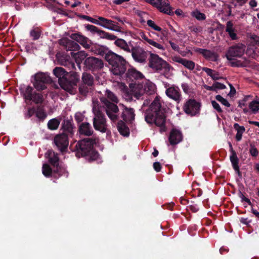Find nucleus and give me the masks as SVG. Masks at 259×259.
<instances>
[{
    "label": "nucleus",
    "instance_id": "f257e3e1",
    "mask_svg": "<svg viewBox=\"0 0 259 259\" xmlns=\"http://www.w3.org/2000/svg\"><path fill=\"white\" fill-rule=\"evenodd\" d=\"M145 119L148 123H155L159 126L161 132L165 131V115L158 97H155L148 109L145 111Z\"/></svg>",
    "mask_w": 259,
    "mask_h": 259
},
{
    "label": "nucleus",
    "instance_id": "f03ea898",
    "mask_svg": "<svg viewBox=\"0 0 259 259\" xmlns=\"http://www.w3.org/2000/svg\"><path fill=\"white\" fill-rule=\"evenodd\" d=\"M99 139L97 137L84 138L78 141L74 147L76 155L80 156H90L89 159L94 160L98 158V153L94 150V145L99 143Z\"/></svg>",
    "mask_w": 259,
    "mask_h": 259
},
{
    "label": "nucleus",
    "instance_id": "7ed1b4c3",
    "mask_svg": "<svg viewBox=\"0 0 259 259\" xmlns=\"http://www.w3.org/2000/svg\"><path fill=\"white\" fill-rule=\"evenodd\" d=\"M105 96L100 98L103 107L105 108L109 118L113 121H116L118 119L117 113L119 109L115 103L111 102L109 100L113 102L117 103L118 99L112 92L108 90L105 91Z\"/></svg>",
    "mask_w": 259,
    "mask_h": 259
},
{
    "label": "nucleus",
    "instance_id": "20e7f679",
    "mask_svg": "<svg viewBox=\"0 0 259 259\" xmlns=\"http://www.w3.org/2000/svg\"><path fill=\"white\" fill-rule=\"evenodd\" d=\"M105 60L111 66L110 71L114 75L121 76L125 73L127 62L123 57L110 51L106 55Z\"/></svg>",
    "mask_w": 259,
    "mask_h": 259
},
{
    "label": "nucleus",
    "instance_id": "39448f33",
    "mask_svg": "<svg viewBox=\"0 0 259 259\" xmlns=\"http://www.w3.org/2000/svg\"><path fill=\"white\" fill-rule=\"evenodd\" d=\"M92 104V111L94 115L93 122L94 127L102 133H105L107 130V124L105 116L101 110L102 106L97 99H93Z\"/></svg>",
    "mask_w": 259,
    "mask_h": 259
},
{
    "label": "nucleus",
    "instance_id": "423d86ee",
    "mask_svg": "<svg viewBox=\"0 0 259 259\" xmlns=\"http://www.w3.org/2000/svg\"><path fill=\"white\" fill-rule=\"evenodd\" d=\"M148 61L149 67L156 71L163 70L165 76L170 69V65L156 54L150 53Z\"/></svg>",
    "mask_w": 259,
    "mask_h": 259
},
{
    "label": "nucleus",
    "instance_id": "0eeeda50",
    "mask_svg": "<svg viewBox=\"0 0 259 259\" xmlns=\"http://www.w3.org/2000/svg\"><path fill=\"white\" fill-rule=\"evenodd\" d=\"M83 64L87 70L92 71H97L101 70L104 67L103 61L95 57L87 58L84 60Z\"/></svg>",
    "mask_w": 259,
    "mask_h": 259
},
{
    "label": "nucleus",
    "instance_id": "6e6552de",
    "mask_svg": "<svg viewBox=\"0 0 259 259\" xmlns=\"http://www.w3.org/2000/svg\"><path fill=\"white\" fill-rule=\"evenodd\" d=\"M245 46L238 44L229 48L226 56L228 60H234L235 57H241L244 53Z\"/></svg>",
    "mask_w": 259,
    "mask_h": 259
},
{
    "label": "nucleus",
    "instance_id": "1a4fd4ad",
    "mask_svg": "<svg viewBox=\"0 0 259 259\" xmlns=\"http://www.w3.org/2000/svg\"><path fill=\"white\" fill-rule=\"evenodd\" d=\"M51 82V78L45 73H38L34 76L33 85L37 91L45 90L47 87L46 84Z\"/></svg>",
    "mask_w": 259,
    "mask_h": 259
},
{
    "label": "nucleus",
    "instance_id": "9d476101",
    "mask_svg": "<svg viewBox=\"0 0 259 259\" xmlns=\"http://www.w3.org/2000/svg\"><path fill=\"white\" fill-rule=\"evenodd\" d=\"M149 3L160 12L169 15L174 14L172 8L170 6L168 0H150Z\"/></svg>",
    "mask_w": 259,
    "mask_h": 259
},
{
    "label": "nucleus",
    "instance_id": "9b49d317",
    "mask_svg": "<svg viewBox=\"0 0 259 259\" xmlns=\"http://www.w3.org/2000/svg\"><path fill=\"white\" fill-rule=\"evenodd\" d=\"M200 104L194 99H190L183 107L185 113L191 116H195L199 113Z\"/></svg>",
    "mask_w": 259,
    "mask_h": 259
},
{
    "label": "nucleus",
    "instance_id": "f8f14e48",
    "mask_svg": "<svg viewBox=\"0 0 259 259\" xmlns=\"http://www.w3.org/2000/svg\"><path fill=\"white\" fill-rule=\"evenodd\" d=\"M131 52L135 61L140 63L146 62L148 53L142 48L139 46L132 47Z\"/></svg>",
    "mask_w": 259,
    "mask_h": 259
},
{
    "label": "nucleus",
    "instance_id": "ddd939ff",
    "mask_svg": "<svg viewBox=\"0 0 259 259\" xmlns=\"http://www.w3.org/2000/svg\"><path fill=\"white\" fill-rule=\"evenodd\" d=\"M68 138L65 133L58 134L54 137V143L62 152L66 151L67 148L69 144Z\"/></svg>",
    "mask_w": 259,
    "mask_h": 259
},
{
    "label": "nucleus",
    "instance_id": "4468645a",
    "mask_svg": "<svg viewBox=\"0 0 259 259\" xmlns=\"http://www.w3.org/2000/svg\"><path fill=\"white\" fill-rule=\"evenodd\" d=\"M98 19L101 21V22H99V24H98V25L111 30L118 32L121 31V27L118 25L117 23H116L113 21L108 20L102 17H99Z\"/></svg>",
    "mask_w": 259,
    "mask_h": 259
},
{
    "label": "nucleus",
    "instance_id": "2eb2a0df",
    "mask_svg": "<svg viewBox=\"0 0 259 259\" xmlns=\"http://www.w3.org/2000/svg\"><path fill=\"white\" fill-rule=\"evenodd\" d=\"M47 154L48 155L49 161L54 167L56 168V172L60 173L62 171H64V170L62 169L59 166V159L58 154L52 151H48ZM54 171H56V170H54ZM59 176H61L60 174H59Z\"/></svg>",
    "mask_w": 259,
    "mask_h": 259
},
{
    "label": "nucleus",
    "instance_id": "dca6fc26",
    "mask_svg": "<svg viewBox=\"0 0 259 259\" xmlns=\"http://www.w3.org/2000/svg\"><path fill=\"white\" fill-rule=\"evenodd\" d=\"M130 88L131 89L132 95L137 99H139L144 94L143 84L131 83Z\"/></svg>",
    "mask_w": 259,
    "mask_h": 259
},
{
    "label": "nucleus",
    "instance_id": "f3484780",
    "mask_svg": "<svg viewBox=\"0 0 259 259\" xmlns=\"http://www.w3.org/2000/svg\"><path fill=\"white\" fill-rule=\"evenodd\" d=\"M60 44L64 46L67 51H77L80 49L77 42L68 39L60 40Z\"/></svg>",
    "mask_w": 259,
    "mask_h": 259
},
{
    "label": "nucleus",
    "instance_id": "a211bd4d",
    "mask_svg": "<svg viewBox=\"0 0 259 259\" xmlns=\"http://www.w3.org/2000/svg\"><path fill=\"white\" fill-rule=\"evenodd\" d=\"M58 63L63 66L67 67L70 69H75V65L74 62L70 60V57L67 55H57Z\"/></svg>",
    "mask_w": 259,
    "mask_h": 259
},
{
    "label": "nucleus",
    "instance_id": "6ab92c4d",
    "mask_svg": "<svg viewBox=\"0 0 259 259\" xmlns=\"http://www.w3.org/2000/svg\"><path fill=\"white\" fill-rule=\"evenodd\" d=\"M135 114L133 108L124 107L121 114V118L125 122H132L135 119Z\"/></svg>",
    "mask_w": 259,
    "mask_h": 259
},
{
    "label": "nucleus",
    "instance_id": "aec40b11",
    "mask_svg": "<svg viewBox=\"0 0 259 259\" xmlns=\"http://www.w3.org/2000/svg\"><path fill=\"white\" fill-rule=\"evenodd\" d=\"M78 132L80 135L85 136H92L94 133L91 124L87 122L81 123L79 126Z\"/></svg>",
    "mask_w": 259,
    "mask_h": 259
},
{
    "label": "nucleus",
    "instance_id": "412c9836",
    "mask_svg": "<svg viewBox=\"0 0 259 259\" xmlns=\"http://www.w3.org/2000/svg\"><path fill=\"white\" fill-rule=\"evenodd\" d=\"M182 138V134L179 131L173 129L170 133L168 140L170 144L174 145L180 142Z\"/></svg>",
    "mask_w": 259,
    "mask_h": 259
},
{
    "label": "nucleus",
    "instance_id": "4be33fe9",
    "mask_svg": "<svg viewBox=\"0 0 259 259\" xmlns=\"http://www.w3.org/2000/svg\"><path fill=\"white\" fill-rule=\"evenodd\" d=\"M62 133H65L68 137H72L74 134L73 125L69 120H64L62 124Z\"/></svg>",
    "mask_w": 259,
    "mask_h": 259
},
{
    "label": "nucleus",
    "instance_id": "5701e85b",
    "mask_svg": "<svg viewBox=\"0 0 259 259\" xmlns=\"http://www.w3.org/2000/svg\"><path fill=\"white\" fill-rule=\"evenodd\" d=\"M70 38L81 45L85 49H89L90 45L88 43V38L78 33H73L70 35Z\"/></svg>",
    "mask_w": 259,
    "mask_h": 259
},
{
    "label": "nucleus",
    "instance_id": "b1692460",
    "mask_svg": "<svg viewBox=\"0 0 259 259\" xmlns=\"http://www.w3.org/2000/svg\"><path fill=\"white\" fill-rule=\"evenodd\" d=\"M172 60L183 65L187 68L192 70L195 67V63L191 60H188L186 59L182 58L178 56H174L172 58Z\"/></svg>",
    "mask_w": 259,
    "mask_h": 259
},
{
    "label": "nucleus",
    "instance_id": "393cba45",
    "mask_svg": "<svg viewBox=\"0 0 259 259\" xmlns=\"http://www.w3.org/2000/svg\"><path fill=\"white\" fill-rule=\"evenodd\" d=\"M166 94L176 101L179 102L180 100L181 94L178 88L170 87L168 88L166 91Z\"/></svg>",
    "mask_w": 259,
    "mask_h": 259
},
{
    "label": "nucleus",
    "instance_id": "a878e982",
    "mask_svg": "<svg viewBox=\"0 0 259 259\" xmlns=\"http://www.w3.org/2000/svg\"><path fill=\"white\" fill-rule=\"evenodd\" d=\"M196 51L202 54L206 59H210L213 61H216L218 60V54L214 52L210 51V50L198 49Z\"/></svg>",
    "mask_w": 259,
    "mask_h": 259
},
{
    "label": "nucleus",
    "instance_id": "bb28decb",
    "mask_svg": "<svg viewBox=\"0 0 259 259\" xmlns=\"http://www.w3.org/2000/svg\"><path fill=\"white\" fill-rule=\"evenodd\" d=\"M126 78L133 81L134 79H142L144 77L143 75L135 69H129L126 73Z\"/></svg>",
    "mask_w": 259,
    "mask_h": 259
},
{
    "label": "nucleus",
    "instance_id": "cd10ccee",
    "mask_svg": "<svg viewBox=\"0 0 259 259\" xmlns=\"http://www.w3.org/2000/svg\"><path fill=\"white\" fill-rule=\"evenodd\" d=\"M65 78H67L69 80L70 82L71 83L74 87L76 86L79 80V75L77 72L74 71H70L69 72H67Z\"/></svg>",
    "mask_w": 259,
    "mask_h": 259
},
{
    "label": "nucleus",
    "instance_id": "c85d7f7f",
    "mask_svg": "<svg viewBox=\"0 0 259 259\" xmlns=\"http://www.w3.org/2000/svg\"><path fill=\"white\" fill-rule=\"evenodd\" d=\"M82 83L89 86L93 87L94 84V78L89 73L84 72L81 77Z\"/></svg>",
    "mask_w": 259,
    "mask_h": 259
},
{
    "label": "nucleus",
    "instance_id": "c756f323",
    "mask_svg": "<svg viewBox=\"0 0 259 259\" xmlns=\"http://www.w3.org/2000/svg\"><path fill=\"white\" fill-rule=\"evenodd\" d=\"M60 87L64 90L71 92L74 88L73 85L69 81L67 78H63L59 79V82H58Z\"/></svg>",
    "mask_w": 259,
    "mask_h": 259
},
{
    "label": "nucleus",
    "instance_id": "7c9ffc66",
    "mask_svg": "<svg viewBox=\"0 0 259 259\" xmlns=\"http://www.w3.org/2000/svg\"><path fill=\"white\" fill-rule=\"evenodd\" d=\"M117 129L121 135L123 136H128L130 134V130L122 120L119 121L117 123Z\"/></svg>",
    "mask_w": 259,
    "mask_h": 259
},
{
    "label": "nucleus",
    "instance_id": "2f4dec72",
    "mask_svg": "<svg viewBox=\"0 0 259 259\" xmlns=\"http://www.w3.org/2000/svg\"><path fill=\"white\" fill-rule=\"evenodd\" d=\"M115 45L121 49L127 52H131V49L129 45L123 39L118 38L114 42Z\"/></svg>",
    "mask_w": 259,
    "mask_h": 259
},
{
    "label": "nucleus",
    "instance_id": "473e14b6",
    "mask_svg": "<svg viewBox=\"0 0 259 259\" xmlns=\"http://www.w3.org/2000/svg\"><path fill=\"white\" fill-rule=\"evenodd\" d=\"M226 31L228 32L229 36L232 40H235L237 38L236 34L234 32L233 24L231 21L227 22Z\"/></svg>",
    "mask_w": 259,
    "mask_h": 259
},
{
    "label": "nucleus",
    "instance_id": "72a5a7b5",
    "mask_svg": "<svg viewBox=\"0 0 259 259\" xmlns=\"http://www.w3.org/2000/svg\"><path fill=\"white\" fill-rule=\"evenodd\" d=\"M230 160L233 165V168L236 171H237L238 176H240L239 174L240 172L239 170V166L238 165L239 159L234 150H232V154L230 156Z\"/></svg>",
    "mask_w": 259,
    "mask_h": 259
},
{
    "label": "nucleus",
    "instance_id": "f704fd0d",
    "mask_svg": "<svg viewBox=\"0 0 259 259\" xmlns=\"http://www.w3.org/2000/svg\"><path fill=\"white\" fill-rule=\"evenodd\" d=\"M67 72L65 70L60 67H56L53 69L54 74L58 78V82H59V79L65 77Z\"/></svg>",
    "mask_w": 259,
    "mask_h": 259
},
{
    "label": "nucleus",
    "instance_id": "c9c22d12",
    "mask_svg": "<svg viewBox=\"0 0 259 259\" xmlns=\"http://www.w3.org/2000/svg\"><path fill=\"white\" fill-rule=\"evenodd\" d=\"M92 90V87L89 86L83 83L80 84L78 88L79 93L83 97H86Z\"/></svg>",
    "mask_w": 259,
    "mask_h": 259
},
{
    "label": "nucleus",
    "instance_id": "e433bc0d",
    "mask_svg": "<svg viewBox=\"0 0 259 259\" xmlns=\"http://www.w3.org/2000/svg\"><path fill=\"white\" fill-rule=\"evenodd\" d=\"M143 90L144 93L151 95L154 93V85L151 82L146 81L143 84Z\"/></svg>",
    "mask_w": 259,
    "mask_h": 259
},
{
    "label": "nucleus",
    "instance_id": "4c0bfd02",
    "mask_svg": "<svg viewBox=\"0 0 259 259\" xmlns=\"http://www.w3.org/2000/svg\"><path fill=\"white\" fill-rule=\"evenodd\" d=\"M88 56L87 53L84 51H80L75 54V58L76 62L79 65L80 62L83 60L85 59L86 57Z\"/></svg>",
    "mask_w": 259,
    "mask_h": 259
},
{
    "label": "nucleus",
    "instance_id": "58836bf2",
    "mask_svg": "<svg viewBox=\"0 0 259 259\" xmlns=\"http://www.w3.org/2000/svg\"><path fill=\"white\" fill-rule=\"evenodd\" d=\"M60 121L58 119L54 118L49 121L48 126L49 129L54 130L58 127Z\"/></svg>",
    "mask_w": 259,
    "mask_h": 259
},
{
    "label": "nucleus",
    "instance_id": "ea45409f",
    "mask_svg": "<svg viewBox=\"0 0 259 259\" xmlns=\"http://www.w3.org/2000/svg\"><path fill=\"white\" fill-rule=\"evenodd\" d=\"M100 32L101 38L107 39L110 40H114L117 39V36L113 34L109 33L103 30L102 31H100Z\"/></svg>",
    "mask_w": 259,
    "mask_h": 259
},
{
    "label": "nucleus",
    "instance_id": "a19ab883",
    "mask_svg": "<svg viewBox=\"0 0 259 259\" xmlns=\"http://www.w3.org/2000/svg\"><path fill=\"white\" fill-rule=\"evenodd\" d=\"M110 51H108V49L107 47H99L96 49L95 53L97 55L100 56H105L104 58L106 57V55L108 54V53Z\"/></svg>",
    "mask_w": 259,
    "mask_h": 259
},
{
    "label": "nucleus",
    "instance_id": "79ce46f5",
    "mask_svg": "<svg viewBox=\"0 0 259 259\" xmlns=\"http://www.w3.org/2000/svg\"><path fill=\"white\" fill-rule=\"evenodd\" d=\"M29 100H32L36 104L41 103L44 101L43 96L40 94L35 93Z\"/></svg>",
    "mask_w": 259,
    "mask_h": 259
},
{
    "label": "nucleus",
    "instance_id": "37998d69",
    "mask_svg": "<svg viewBox=\"0 0 259 259\" xmlns=\"http://www.w3.org/2000/svg\"><path fill=\"white\" fill-rule=\"evenodd\" d=\"M249 107L252 112L256 113L259 110V102L253 101L250 103Z\"/></svg>",
    "mask_w": 259,
    "mask_h": 259
},
{
    "label": "nucleus",
    "instance_id": "c03bdc74",
    "mask_svg": "<svg viewBox=\"0 0 259 259\" xmlns=\"http://www.w3.org/2000/svg\"><path fill=\"white\" fill-rule=\"evenodd\" d=\"M52 170L50 165L48 164H44L42 166V173L46 177H50L52 174Z\"/></svg>",
    "mask_w": 259,
    "mask_h": 259
},
{
    "label": "nucleus",
    "instance_id": "a18cd8bd",
    "mask_svg": "<svg viewBox=\"0 0 259 259\" xmlns=\"http://www.w3.org/2000/svg\"><path fill=\"white\" fill-rule=\"evenodd\" d=\"M33 89L31 87H27L26 88L25 93L24 94V97L26 100L31 99V97L33 96L32 94Z\"/></svg>",
    "mask_w": 259,
    "mask_h": 259
},
{
    "label": "nucleus",
    "instance_id": "49530a36",
    "mask_svg": "<svg viewBox=\"0 0 259 259\" xmlns=\"http://www.w3.org/2000/svg\"><path fill=\"white\" fill-rule=\"evenodd\" d=\"M215 99L217 100L220 102L222 104H223L225 106L228 107L230 106V104L228 102V101L226 99L223 98L221 95H217L215 96Z\"/></svg>",
    "mask_w": 259,
    "mask_h": 259
},
{
    "label": "nucleus",
    "instance_id": "de8ad7c7",
    "mask_svg": "<svg viewBox=\"0 0 259 259\" xmlns=\"http://www.w3.org/2000/svg\"><path fill=\"white\" fill-rule=\"evenodd\" d=\"M193 17H195L199 20H203L205 19V16L203 13H200V12L196 11L192 13Z\"/></svg>",
    "mask_w": 259,
    "mask_h": 259
},
{
    "label": "nucleus",
    "instance_id": "09e8293b",
    "mask_svg": "<svg viewBox=\"0 0 259 259\" xmlns=\"http://www.w3.org/2000/svg\"><path fill=\"white\" fill-rule=\"evenodd\" d=\"M147 25L148 26L150 27L151 28L154 29V30L157 31H160L161 30V29L160 27L157 26L154 21L151 20H149L147 21Z\"/></svg>",
    "mask_w": 259,
    "mask_h": 259
},
{
    "label": "nucleus",
    "instance_id": "8fccbe9b",
    "mask_svg": "<svg viewBox=\"0 0 259 259\" xmlns=\"http://www.w3.org/2000/svg\"><path fill=\"white\" fill-rule=\"evenodd\" d=\"M40 35V31L37 29H34L30 31V35L33 37V40L39 38Z\"/></svg>",
    "mask_w": 259,
    "mask_h": 259
},
{
    "label": "nucleus",
    "instance_id": "3c124183",
    "mask_svg": "<svg viewBox=\"0 0 259 259\" xmlns=\"http://www.w3.org/2000/svg\"><path fill=\"white\" fill-rule=\"evenodd\" d=\"M86 28L88 30L91 31V32H97L100 36V31H102L103 30L99 29L97 27L92 25H87L86 26Z\"/></svg>",
    "mask_w": 259,
    "mask_h": 259
},
{
    "label": "nucleus",
    "instance_id": "603ef678",
    "mask_svg": "<svg viewBox=\"0 0 259 259\" xmlns=\"http://www.w3.org/2000/svg\"><path fill=\"white\" fill-rule=\"evenodd\" d=\"M250 149L249 150V153L251 154V155L254 157L256 156L258 154V151L257 149L252 144H250Z\"/></svg>",
    "mask_w": 259,
    "mask_h": 259
},
{
    "label": "nucleus",
    "instance_id": "864d4df0",
    "mask_svg": "<svg viewBox=\"0 0 259 259\" xmlns=\"http://www.w3.org/2000/svg\"><path fill=\"white\" fill-rule=\"evenodd\" d=\"M148 42L150 45H152V46H153L158 49L164 50V48L162 45H161L157 43L156 42L154 41V40H153L152 39L148 40Z\"/></svg>",
    "mask_w": 259,
    "mask_h": 259
},
{
    "label": "nucleus",
    "instance_id": "5fc2aeb1",
    "mask_svg": "<svg viewBox=\"0 0 259 259\" xmlns=\"http://www.w3.org/2000/svg\"><path fill=\"white\" fill-rule=\"evenodd\" d=\"M213 87H214L215 91L217 89H225L226 88L225 84L219 82H215L213 83Z\"/></svg>",
    "mask_w": 259,
    "mask_h": 259
},
{
    "label": "nucleus",
    "instance_id": "6e6d98bb",
    "mask_svg": "<svg viewBox=\"0 0 259 259\" xmlns=\"http://www.w3.org/2000/svg\"><path fill=\"white\" fill-rule=\"evenodd\" d=\"M211 104L213 107L219 112L222 113L223 112L222 109L221 108L219 104L215 102V101H211Z\"/></svg>",
    "mask_w": 259,
    "mask_h": 259
},
{
    "label": "nucleus",
    "instance_id": "4d7b16f0",
    "mask_svg": "<svg viewBox=\"0 0 259 259\" xmlns=\"http://www.w3.org/2000/svg\"><path fill=\"white\" fill-rule=\"evenodd\" d=\"M82 18L88 21H89L93 23H95L96 24H99V21L98 20L92 18L88 16L83 15V16H82Z\"/></svg>",
    "mask_w": 259,
    "mask_h": 259
},
{
    "label": "nucleus",
    "instance_id": "13d9d810",
    "mask_svg": "<svg viewBox=\"0 0 259 259\" xmlns=\"http://www.w3.org/2000/svg\"><path fill=\"white\" fill-rule=\"evenodd\" d=\"M251 39L253 40V42L258 46H259V36L256 35H252L251 36Z\"/></svg>",
    "mask_w": 259,
    "mask_h": 259
},
{
    "label": "nucleus",
    "instance_id": "bf43d9fd",
    "mask_svg": "<svg viewBox=\"0 0 259 259\" xmlns=\"http://www.w3.org/2000/svg\"><path fill=\"white\" fill-rule=\"evenodd\" d=\"M153 167L156 171L158 172L160 171L161 166L159 162H155L153 163Z\"/></svg>",
    "mask_w": 259,
    "mask_h": 259
},
{
    "label": "nucleus",
    "instance_id": "052dcab7",
    "mask_svg": "<svg viewBox=\"0 0 259 259\" xmlns=\"http://www.w3.org/2000/svg\"><path fill=\"white\" fill-rule=\"evenodd\" d=\"M190 209L193 212H196L198 211L199 208L196 204H191L189 206Z\"/></svg>",
    "mask_w": 259,
    "mask_h": 259
},
{
    "label": "nucleus",
    "instance_id": "680f3d73",
    "mask_svg": "<svg viewBox=\"0 0 259 259\" xmlns=\"http://www.w3.org/2000/svg\"><path fill=\"white\" fill-rule=\"evenodd\" d=\"M36 116L39 118L44 119L46 117V115L44 111L39 110L36 113Z\"/></svg>",
    "mask_w": 259,
    "mask_h": 259
},
{
    "label": "nucleus",
    "instance_id": "e2e57ef3",
    "mask_svg": "<svg viewBox=\"0 0 259 259\" xmlns=\"http://www.w3.org/2000/svg\"><path fill=\"white\" fill-rule=\"evenodd\" d=\"M202 70L204 71L208 75L211 77H212V75L214 72V70L206 67H203L202 68Z\"/></svg>",
    "mask_w": 259,
    "mask_h": 259
},
{
    "label": "nucleus",
    "instance_id": "0e129e2a",
    "mask_svg": "<svg viewBox=\"0 0 259 259\" xmlns=\"http://www.w3.org/2000/svg\"><path fill=\"white\" fill-rule=\"evenodd\" d=\"M169 42L170 45L171 47L172 48V49L174 50L177 51V52L179 51L180 48L177 45H176V44H175L174 42H173L171 41H169Z\"/></svg>",
    "mask_w": 259,
    "mask_h": 259
},
{
    "label": "nucleus",
    "instance_id": "69168bd1",
    "mask_svg": "<svg viewBox=\"0 0 259 259\" xmlns=\"http://www.w3.org/2000/svg\"><path fill=\"white\" fill-rule=\"evenodd\" d=\"M240 221L242 224H245L246 226H248L249 224L251 222V221H248L247 218H241Z\"/></svg>",
    "mask_w": 259,
    "mask_h": 259
},
{
    "label": "nucleus",
    "instance_id": "338daca9",
    "mask_svg": "<svg viewBox=\"0 0 259 259\" xmlns=\"http://www.w3.org/2000/svg\"><path fill=\"white\" fill-rule=\"evenodd\" d=\"M35 113V109L34 108H29L28 110L27 115L28 117H30Z\"/></svg>",
    "mask_w": 259,
    "mask_h": 259
},
{
    "label": "nucleus",
    "instance_id": "774afa93",
    "mask_svg": "<svg viewBox=\"0 0 259 259\" xmlns=\"http://www.w3.org/2000/svg\"><path fill=\"white\" fill-rule=\"evenodd\" d=\"M251 212L255 215V217L259 220V212L257 210L254 209L252 207L251 209Z\"/></svg>",
    "mask_w": 259,
    "mask_h": 259
}]
</instances>
